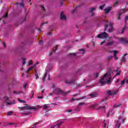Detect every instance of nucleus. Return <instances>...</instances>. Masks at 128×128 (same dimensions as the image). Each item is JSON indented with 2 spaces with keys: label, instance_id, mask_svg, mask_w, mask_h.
I'll return each mask as SVG.
<instances>
[{
  "label": "nucleus",
  "instance_id": "aec40b11",
  "mask_svg": "<svg viewBox=\"0 0 128 128\" xmlns=\"http://www.w3.org/2000/svg\"><path fill=\"white\" fill-rule=\"evenodd\" d=\"M22 91H18V92H16V91H14V94H22Z\"/></svg>",
  "mask_w": 128,
  "mask_h": 128
},
{
  "label": "nucleus",
  "instance_id": "20e7f679",
  "mask_svg": "<svg viewBox=\"0 0 128 128\" xmlns=\"http://www.w3.org/2000/svg\"><path fill=\"white\" fill-rule=\"evenodd\" d=\"M25 106H24L18 107V108H19V110H38V108L34 106H30V105L28 104H26Z\"/></svg>",
  "mask_w": 128,
  "mask_h": 128
},
{
  "label": "nucleus",
  "instance_id": "864d4df0",
  "mask_svg": "<svg viewBox=\"0 0 128 128\" xmlns=\"http://www.w3.org/2000/svg\"><path fill=\"white\" fill-rule=\"evenodd\" d=\"M100 10H102V8H104V6H100Z\"/></svg>",
  "mask_w": 128,
  "mask_h": 128
},
{
  "label": "nucleus",
  "instance_id": "b1692460",
  "mask_svg": "<svg viewBox=\"0 0 128 128\" xmlns=\"http://www.w3.org/2000/svg\"><path fill=\"white\" fill-rule=\"evenodd\" d=\"M80 108L79 107V106H78L76 108H75V111L76 112H80Z\"/></svg>",
  "mask_w": 128,
  "mask_h": 128
},
{
  "label": "nucleus",
  "instance_id": "f257e3e1",
  "mask_svg": "<svg viewBox=\"0 0 128 128\" xmlns=\"http://www.w3.org/2000/svg\"><path fill=\"white\" fill-rule=\"evenodd\" d=\"M110 74V73L107 72L102 77V78L100 80V84L101 86H104L106 84H112V80L111 78H110L109 80H106V76H108Z\"/></svg>",
  "mask_w": 128,
  "mask_h": 128
},
{
  "label": "nucleus",
  "instance_id": "2eb2a0df",
  "mask_svg": "<svg viewBox=\"0 0 128 128\" xmlns=\"http://www.w3.org/2000/svg\"><path fill=\"white\" fill-rule=\"evenodd\" d=\"M128 56V54H124V56H122V58L121 59V62H125L126 58H124V56Z\"/></svg>",
  "mask_w": 128,
  "mask_h": 128
},
{
  "label": "nucleus",
  "instance_id": "5701e85b",
  "mask_svg": "<svg viewBox=\"0 0 128 128\" xmlns=\"http://www.w3.org/2000/svg\"><path fill=\"white\" fill-rule=\"evenodd\" d=\"M124 30H126V26H124V28H123L121 30V34H124Z\"/></svg>",
  "mask_w": 128,
  "mask_h": 128
},
{
  "label": "nucleus",
  "instance_id": "680f3d73",
  "mask_svg": "<svg viewBox=\"0 0 128 128\" xmlns=\"http://www.w3.org/2000/svg\"><path fill=\"white\" fill-rule=\"evenodd\" d=\"M6 100H8H8H10V98L8 97H6Z\"/></svg>",
  "mask_w": 128,
  "mask_h": 128
},
{
  "label": "nucleus",
  "instance_id": "7ed1b4c3",
  "mask_svg": "<svg viewBox=\"0 0 128 128\" xmlns=\"http://www.w3.org/2000/svg\"><path fill=\"white\" fill-rule=\"evenodd\" d=\"M108 28V32H112L114 30V27H112V23L108 22L106 21V24H105L104 32L106 30V28Z\"/></svg>",
  "mask_w": 128,
  "mask_h": 128
},
{
  "label": "nucleus",
  "instance_id": "412c9836",
  "mask_svg": "<svg viewBox=\"0 0 128 128\" xmlns=\"http://www.w3.org/2000/svg\"><path fill=\"white\" fill-rule=\"evenodd\" d=\"M122 106V104H115L114 106H113V108H118V106Z\"/></svg>",
  "mask_w": 128,
  "mask_h": 128
},
{
  "label": "nucleus",
  "instance_id": "72a5a7b5",
  "mask_svg": "<svg viewBox=\"0 0 128 128\" xmlns=\"http://www.w3.org/2000/svg\"><path fill=\"white\" fill-rule=\"evenodd\" d=\"M102 108L104 109L106 108V107L104 106H100L98 108V110H102Z\"/></svg>",
  "mask_w": 128,
  "mask_h": 128
},
{
  "label": "nucleus",
  "instance_id": "338daca9",
  "mask_svg": "<svg viewBox=\"0 0 128 128\" xmlns=\"http://www.w3.org/2000/svg\"><path fill=\"white\" fill-rule=\"evenodd\" d=\"M21 102H23L24 104H26V102L22 100Z\"/></svg>",
  "mask_w": 128,
  "mask_h": 128
},
{
  "label": "nucleus",
  "instance_id": "a211bd4d",
  "mask_svg": "<svg viewBox=\"0 0 128 128\" xmlns=\"http://www.w3.org/2000/svg\"><path fill=\"white\" fill-rule=\"evenodd\" d=\"M114 42H116L114 41L109 42L107 43L106 46H112Z\"/></svg>",
  "mask_w": 128,
  "mask_h": 128
},
{
  "label": "nucleus",
  "instance_id": "0eeeda50",
  "mask_svg": "<svg viewBox=\"0 0 128 128\" xmlns=\"http://www.w3.org/2000/svg\"><path fill=\"white\" fill-rule=\"evenodd\" d=\"M120 118H122V117H119L118 120H115V127L114 128H120V124L122 123L120 122Z\"/></svg>",
  "mask_w": 128,
  "mask_h": 128
},
{
  "label": "nucleus",
  "instance_id": "3c124183",
  "mask_svg": "<svg viewBox=\"0 0 128 128\" xmlns=\"http://www.w3.org/2000/svg\"><path fill=\"white\" fill-rule=\"evenodd\" d=\"M120 72H118L116 74V76H120Z\"/></svg>",
  "mask_w": 128,
  "mask_h": 128
},
{
  "label": "nucleus",
  "instance_id": "6e6d98bb",
  "mask_svg": "<svg viewBox=\"0 0 128 128\" xmlns=\"http://www.w3.org/2000/svg\"><path fill=\"white\" fill-rule=\"evenodd\" d=\"M76 8L74 9V10L72 11V14H74V12H76Z\"/></svg>",
  "mask_w": 128,
  "mask_h": 128
},
{
  "label": "nucleus",
  "instance_id": "393cba45",
  "mask_svg": "<svg viewBox=\"0 0 128 128\" xmlns=\"http://www.w3.org/2000/svg\"><path fill=\"white\" fill-rule=\"evenodd\" d=\"M58 46H56L55 47V49H52V50L54 52H56V50H58Z\"/></svg>",
  "mask_w": 128,
  "mask_h": 128
},
{
  "label": "nucleus",
  "instance_id": "a19ab883",
  "mask_svg": "<svg viewBox=\"0 0 128 128\" xmlns=\"http://www.w3.org/2000/svg\"><path fill=\"white\" fill-rule=\"evenodd\" d=\"M69 56H76V54H74V53H70L69 54Z\"/></svg>",
  "mask_w": 128,
  "mask_h": 128
},
{
  "label": "nucleus",
  "instance_id": "cd10ccee",
  "mask_svg": "<svg viewBox=\"0 0 128 128\" xmlns=\"http://www.w3.org/2000/svg\"><path fill=\"white\" fill-rule=\"evenodd\" d=\"M13 113H14L13 112L10 111V112H9L7 113V115L8 116H11V114H12Z\"/></svg>",
  "mask_w": 128,
  "mask_h": 128
},
{
  "label": "nucleus",
  "instance_id": "79ce46f5",
  "mask_svg": "<svg viewBox=\"0 0 128 128\" xmlns=\"http://www.w3.org/2000/svg\"><path fill=\"white\" fill-rule=\"evenodd\" d=\"M26 64V59L24 58L22 60V64Z\"/></svg>",
  "mask_w": 128,
  "mask_h": 128
},
{
  "label": "nucleus",
  "instance_id": "f03ea898",
  "mask_svg": "<svg viewBox=\"0 0 128 128\" xmlns=\"http://www.w3.org/2000/svg\"><path fill=\"white\" fill-rule=\"evenodd\" d=\"M76 77H74L72 78L70 81L66 80L65 82L66 84H68L69 86H72V84H74V86H76L80 88V86H82L80 84H78V82H76Z\"/></svg>",
  "mask_w": 128,
  "mask_h": 128
},
{
  "label": "nucleus",
  "instance_id": "ea45409f",
  "mask_svg": "<svg viewBox=\"0 0 128 128\" xmlns=\"http://www.w3.org/2000/svg\"><path fill=\"white\" fill-rule=\"evenodd\" d=\"M41 9L44 10V12L45 10H44V6H40Z\"/></svg>",
  "mask_w": 128,
  "mask_h": 128
},
{
  "label": "nucleus",
  "instance_id": "69168bd1",
  "mask_svg": "<svg viewBox=\"0 0 128 128\" xmlns=\"http://www.w3.org/2000/svg\"><path fill=\"white\" fill-rule=\"evenodd\" d=\"M72 112V110H68V112Z\"/></svg>",
  "mask_w": 128,
  "mask_h": 128
},
{
  "label": "nucleus",
  "instance_id": "1a4fd4ad",
  "mask_svg": "<svg viewBox=\"0 0 128 128\" xmlns=\"http://www.w3.org/2000/svg\"><path fill=\"white\" fill-rule=\"evenodd\" d=\"M120 42H122L123 44H128V40L126 38H120Z\"/></svg>",
  "mask_w": 128,
  "mask_h": 128
},
{
  "label": "nucleus",
  "instance_id": "052dcab7",
  "mask_svg": "<svg viewBox=\"0 0 128 128\" xmlns=\"http://www.w3.org/2000/svg\"><path fill=\"white\" fill-rule=\"evenodd\" d=\"M3 46H4V48H6V42H4L3 43Z\"/></svg>",
  "mask_w": 128,
  "mask_h": 128
},
{
  "label": "nucleus",
  "instance_id": "4c0bfd02",
  "mask_svg": "<svg viewBox=\"0 0 128 128\" xmlns=\"http://www.w3.org/2000/svg\"><path fill=\"white\" fill-rule=\"evenodd\" d=\"M28 66H30L32 64V60H30L28 64Z\"/></svg>",
  "mask_w": 128,
  "mask_h": 128
},
{
  "label": "nucleus",
  "instance_id": "423d86ee",
  "mask_svg": "<svg viewBox=\"0 0 128 128\" xmlns=\"http://www.w3.org/2000/svg\"><path fill=\"white\" fill-rule=\"evenodd\" d=\"M97 38H108V34L106 32H102L98 34Z\"/></svg>",
  "mask_w": 128,
  "mask_h": 128
},
{
  "label": "nucleus",
  "instance_id": "39448f33",
  "mask_svg": "<svg viewBox=\"0 0 128 128\" xmlns=\"http://www.w3.org/2000/svg\"><path fill=\"white\" fill-rule=\"evenodd\" d=\"M54 94H64V96H66V94H70V91H68L66 92H63L62 90L57 88L56 89L55 91L54 92Z\"/></svg>",
  "mask_w": 128,
  "mask_h": 128
},
{
  "label": "nucleus",
  "instance_id": "c03bdc74",
  "mask_svg": "<svg viewBox=\"0 0 128 128\" xmlns=\"http://www.w3.org/2000/svg\"><path fill=\"white\" fill-rule=\"evenodd\" d=\"M39 44H40V45L42 44V40H40L39 41Z\"/></svg>",
  "mask_w": 128,
  "mask_h": 128
},
{
  "label": "nucleus",
  "instance_id": "2f4dec72",
  "mask_svg": "<svg viewBox=\"0 0 128 128\" xmlns=\"http://www.w3.org/2000/svg\"><path fill=\"white\" fill-rule=\"evenodd\" d=\"M64 0H61L60 2V5L62 6V4H64Z\"/></svg>",
  "mask_w": 128,
  "mask_h": 128
},
{
  "label": "nucleus",
  "instance_id": "f8f14e48",
  "mask_svg": "<svg viewBox=\"0 0 128 128\" xmlns=\"http://www.w3.org/2000/svg\"><path fill=\"white\" fill-rule=\"evenodd\" d=\"M34 68H36V65H34L32 66L29 68L26 71L27 74H28V72H30L32 70V69Z\"/></svg>",
  "mask_w": 128,
  "mask_h": 128
},
{
  "label": "nucleus",
  "instance_id": "6ab92c4d",
  "mask_svg": "<svg viewBox=\"0 0 128 128\" xmlns=\"http://www.w3.org/2000/svg\"><path fill=\"white\" fill-rule=\"evenodd\" d=\"M35 77L36 80H38L40 78L38 76V74L37 70H35Z\"/></svg>",
  "mask_w": 128,
  "mask_h": 128
},
{
  "label": "nucleus",
  "instance_id": "a878e982",
  "mask_svg": "<svg viewBox=\"0 0 128 128\" xmlns=\"http://www.w3.org/2000/svg\"><path fill=\"white\" fill-rule=\"evenodd\" d=\"M118 20H120V16H122V13L118 12Z\"/></svg>",
  "mask_w": 128,
  "mask_h": 128
},
{
  "label": "nucleus",
  "instance_id": "7c9ffc66",
  "mask_svg": "<svg viewBox=\"0 0 128 128\" xmlns=\"http://www.w3.org/2000/svg\"><path fill=\"white\" fill-rule=\"evenodd\" d=\"M112 56H109L108 58V60H112Z\"/></svg>",
  "mask_w": 128,
  "mask_h": 128
},
{
  "label": "nucleus",
  "instance_id": "9d476101",
  "mask_svg": "<svg viewBox=\"0 0 128 128\" xmlns=\"http://www.w3.org/2000/svg\"><path fill=\"white\" fill-rule=\"evenodd\" d=\"M62 122H60L58 124H56V125H54L52 126L51 128H60V126H62Z\"/></svg>",
  "mask_w": 128,
  "mask_h": 128
},
{
  "label": "nucleus",
  "instance_id": "6e6552de",
  "mask_svg": "<svg viewBox=\"0 0 128 128\" xmlns=\"http://www.w3.org/2000/svg\"><path fill=\"white\" fill-rule=\"evenodd\" d=\"M107 94L108 96H114L118 92V90L114 91H111L110 90H106Z\"/></svg>",
  "mask_w": 128,
  "mask_h": 128
},
{
  "label": "nucleus",
  "instance_id": "e433bc0d",
  "mask_svg": "<svg viewBox=\"0 0 128 128\" xmlns=\"http://www.w3.org/2000/svg\"><path fill=\"white\" fill-rule=\"evenodd\" d=\"M8 13H6V14L3 16V18H8Z\"/></svg>",
  "mask_w": 128,
  "mask_h": 128
},
{
  "label": "nucleus",
  "instance_id": "58836bf2",
  "mask_svg": "<svg viewBox=\"0 0 128 128\" xmlns=\"http://www.w3.org/2000/svg\"><path fill=\"white\" fill-rule=\"evenodd\" d=\"M114 56H116V54H118V52L116 50H114Z\"/></svg>",
  "mask_w": 128,
  "mask_h": 128
},
{
  "label": "nucleus",
  "instance_id": "bf43d9fd",
  "mask_svg": "<svg viewBox=\"0 0 128 128\" xmlns=\"http://www.w3.org/2000/svg\"><path fill=\"white\" fill-rule=\"evenodd\" d=\"M80 52H84V48L79 50Z\"/></svg>",
  "mask_w": 128,
  "mask_h": 128
},
{
  "label": "nucleus",
  "instance_id": "5fc2aeb1",
  "mask_svg": "<svg viewBox=\"0 0 128 128\" xmlns=\"http://www.w3.org/2000/svg\"><path fill=\"white\" fill-rule=\"evenodd\" d=\"M95 76H96V78H98V73H96Z\"/></svg>",
  "mask_w": 128,
  "mask_h": 128
},
{
  "label": "nucleus",
  "instance_id": "473e14b6",
  "mask_svg": "<svg viewBox=\"0 0 128 128\" xmlns=\"http://www.w3.org/2000/svg\"><path fill=\"white\" fill-rule=\"evenodd\" d=\"M30 114V112L23 113L22 114H24V116H28V115Z\"/></svg>",
  "mask_w": 128,
  "mask_h": 128
},
{
  "label": "nucleus",
  "instance_id": "c9c22d12",
  "mask_svg": "<svg viewBox=\"0 0 128 128\" xmlns=\"http://www.w3.org/2000/svg\"><path fill=\"white\" fill-rule=\"evenodd\" d=\"M34 91L33 90H32L31 91V94H32V97H31V98H34Z\"/></svg>",
  "mask_w": 128,
  "mask_h": 128
},
{
  "label": "nucleus",
  "instance_id": "c756f323",
  "mask_svg": "<svg viewBox=\"0 0 128 128\" xmlns=\"http://www.w3.org/2000/svg\"><path fill=\"white\" fill-rule=\"evenodd\" d=\"M94 10H96V8H90V12H92Z\"/></svg>",
  "mask_w": 128,
  "mask_h": 128
},
{
  "label": "nucleus",
  "instance_id": "c85d7f7f",
  "mask_svg": "<svg viewBox=\"0 0 128 128\" xmlns=\"http://www.w3.org/2000/svg\"><path fill=\"white\" fill-rule=\"evenodd\" d=\"M48 105L44 104L43 106L44 110H46V108H48Z\"/></svg>",
  "mask_w": 128,
  "mask_h": 128
},
{
  "label": "nucleus",
  "instance_id": "4be33fe9",
  "mask_svg": "<svg viewBox=\"0 0 128 128\" xmlns=\"http://www.w3.org/2000/svg\"><path fill=\"white\" fill-rule=\"evenodd\" d=\"M90 98H96V94L92 93L91 94H90Z\"/></svg>",
  "mask_w": 128,
  "mask_h": 128
},
{
  "label": "nucleus",
  "instance_id": "f3484780",
  "mask_svg": "<svg viewBox=\"0 0 128 128\" xmlns=\"http://www.w3.org/2000/svg\"><path fill=\"white\" fill-rule=\"evenodd\" d=\"M125 84H126V79H124V80L121 81V82L120 84V88H122V86H124Z\"/></svg>",
  "mask_w": 128,
  "mask_h": 128
},
{
  "label": "nucleus",
  "instance_id": "774afa93",
  "mask_svg": "<svg viewBox=\"0 0 128 128\" xmlns=\"http://www.w3.org/2000/svg\"><path fill=\"white\" fill-rule=\"evenodd\" d=\"M126 84H128V80L126 79Z\"/></svg>",
  "mask_w": 128,
  "mask_h": 128
},
{
  "label": "nucleus",
  "instance_id": "a18cd8bd",
  "mask_svg": "<svg viewBox=\"0 0 128 128\" xmlns=\"http://www.w3.org/2000/svg\"><path fill=\"white\" fill-rule=\"evenodd\" d=\"M114 58L115 60H118V56H116V55H114Z\"/></svg>",
  "mask_w": 128,
  "mask_h": 128
},
{
  "label": "nucleus",
  "instance_id": "de8ad7c7",
  "mask_svg": "<svg viewBox=\"0 0 128 128\" xmlns=\"http://www.w3.org/2000/svg\"><path fill=\"white\" fill-rule=\"evenodd\" d=\"M83 104H84V102H80L78 104V106H82Z\"/></svg>",
  "mask_w": 128,
  "mask_h": 128
},
{
  "label": "nucleus",
  "instance_id": "4468645a",
  "mask_svg": "<svg viewBox=\"0 0 128 128\" xmlns=\"http://www.w3.org/2000/svg\"><path fill=\"white\" fill-rule=\"evenodd\" d=\"M110 10H112V8L110 7L104 10L106 14H108Z\"/></svg>",
  "mask_w": 128,
  "mask_h": 128
},
{
  "label": "nucleus",
  "instance_id": "09e8293b",
  "mask_svg": "<svg viewBox=\"0 0 128 128\" xmlns=\"http://www.w3.org/2000/svg\"><path fill=\"white\" fill-rule=\"evenodd\" d=\"M104 42H106V40H104L103 42H102L100 44L102 46V44H104Z\"/></svg>",
  "mask_w": 128,
  "mask_h": 128
},
{
  "label": "nucleus",
  "instance_id": "bb28decb",
  "mask_svg": "<svg viewBox=\"0 0 128 128\" xmlns=\"http://www.w3.org/2000/svg\"><path fill=\"white\" fill-rule=\"evenodd\" d=\"M28 18V14H26V16L24 18V22H26V18Z\"/></svg>",
  "mask_w": 128,
  "mask_h": 128
},
{
  "label": "nucleus",
  "instance_id": "e2e57ef3",
  "mask_svg": "<svg viewBox=\"0 0 128 128\" xmlns=\"http://www.w3.org/2000/svg\"><path fill=\"white\" fill-rule=\"evenodd\" d=\"M125 20H128V16H125Z\"/></svg>",
  "mask_w": 128,
  "mask_h": 128
},
{
  "label": "nucleus",
  "instance_id": "13d9d810",
  "mask_svg": "<svg viewBox=\"0 0 128 128\" xmlns=\"http://www.w3.org/2000/svg\"><path fill=\"white\" fill-rule=\"evenodd\" d=\"M38 32H42V29L41 28H38Z\"/></svg>",
  "mask_w": 128,
  "mask_h": 128
},
{
  "label": "nucleus",
  "instance_id": "0e129e2a",
  "mask_svg": "<svg viewBox=\"0 0 128 128\" xmlns=\"http://www.w3.org/2000/svg\"><path fill=\"white\" fill-rule=\"evenodd\" d=\"M124 120H126V119L122 120V124H124Z\"/></svg>",
  "mask_w": 128,
  "mask_h": 128
},
{
  "label": "nucleus",
  "instance_id": "4d7b16f0",
  "mask_svg": "<svg viewBox=\"0 0 128 128\" xmlns=\"http://www.w3.org/2000/svg\"><path fill=\"white\" fill-rule=\"evenodd\" d=\"M43 98H44V97H42V96H38L37 97V98H38V99Z\"/></svg>",
  "mask_w": 128,
  "mask_h": 128
},
{
  "label": "nucleus",
  "instance_id": "dca6fc26",
  "mask_svg": "<svg viewBox=\"0 0 128 128\" xmlns=\"http://www.w3.org/2000/svg\"><path fill=\"white\" fill-rule=\"evenodd\" d=\"M114 114V110L112 109H111L108 114H107V116H112Z\"/></svg>",
  "mask_w": 128,
  "mask_h": 128
},
{
  "label": "nucleus",
  "instance_id": "603ef678",
  "mask_svg": "<svg viewBox=\"0 0 128 128\" xmlns=\"http://www.w3.org/2000/svg\"><path fill=\"white\" fill-rule=\"evenodd\" d=\"M118 2H115L114 3V6H116V4H118Z\"/></svg>",
  "mask_w": 128,
  "mask_h": 128
},
{
  "label": "nucleus",
  "instance_id": "8fccbe9b",
  "mask_svg": "<svg viewBox=\"0 0 128 128\" xmlns=\"http://www.w3.org/2000/svg\"><path fill=\"white\" fill-rule=\"evenodd\" d=\"M76 100V98H72V100L70 101V102H74Z\"/></svg>",
  "mask_w": 128,
  "mask_h": 128
},
{
  "label": "nucleus",
  "instance_id": "ddd939ff",
  "mask_svg": "<svg viewBox=\"0 0 128 128\" xmlns=\"http://www.w3.org/2000/svg\"><path fill=\"white\" fill-rule=\"evenodd\" d=\"M60 18V20H66V16L64 14V12H61Z\"/></svg>",
  "mask_w": 128,
  "mask_h": 128
},
{
  "label": "nucleus",
  "instance_id": "9b49d317",
  "mask_svg": "<svg viewBox=\"0 0 128 128\" xmlns=\"http://www.w3.org/2000/svg\"><path fill=\"white\" fill-rule=\"evenodd\" d=\"M46 76L48 78V80H50V74H48V72L45 73L44 76L42 78L43 82H46Z\"/></svg>",
  "mask_w": 128,
  "mask_h": 128
},
{
  "label": "nucleus",
  "instance_id": "49530a36",
  "mask_svg": "<svg viewBox=\"0 0 128 128\" xmlns=\"http://www.w3.org/2000/svg\"><path fill=\"white\" fill-rule=\"evenodd\" d=\"M20 8H24V3L22 2L20 4Z\"/></svg>",
  "mask_w": 128,
  "mask_h": 128
},
{
  "label": "nucleus",
  "instance_id": "37998d69",
  "mask_svg": "<svg viewBox=\"0 0 128 128\" xmlns=\"http://www.w3.org/2000/svg\"><path fill=\"white\" fill-rule=\"evenodd\" d=\"M26 86H28V84L26 83L24 85V88H26Z\"/></svg>",
  "mask_w": 128,
  "mask_h": 128
},
{
  "label": "nucleus",
  "instance_id": "f704fd0d",
  "mask_svg": "<svg viewBox=\"0 0 128 128\" xmlns=\"http://www.w3.org/2000/svg\"><path fill=\"white\" fill-rule=\"evenodd\" d=\"M40 122H42V120H40V122H36L34 126H36V124H40Z\"/></svg>",
  "mask_w": 128,
  "mask_h": 128
}]
</instances>
